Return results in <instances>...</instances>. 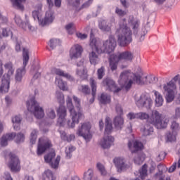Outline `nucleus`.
Returning a JSON list of instances; mask_svg holds the SVG:
<instances>
[{
    "mask_svg": "<svg viewBox=\"0 0 180 180\" xmlns=\"http://www.w3.org/2000/svg\"><path fill=\"white\" fill-rule=\"evenodd\" d=\"M76 74L77 75H79L82 79H86L88 78V74L85 68H77Z\"/></svg>",
    "mask_w": 180,
    "mask_h": 180,
    "instance_id": "nucleus-39",
    "label": "nucleus"
},
{
    "mask_svg": "<svg viewBox=\"0 0 180 180\" xmlns=\"http://www.w3.org/2000/svg\"><path fill=\"white\" fill-rule=\"evenodd\" d=\"M83 51L84 49L81 45L75 44L70 50V58L71 60H77V58H79V57L82 56Z\"/></svg>",
    "mask_w": 180,
    "mask_h": 180,
    "instance_id": "nucleus-16",
    "label": "nucleus"
},
{
    "mask_svg": "<svg viewBox=\"0 0 180 180\" xmlns=\"http://www.w3.org/2000/svg\"><path fill=\"white\" fill-rule=\"evenodd\" d=\"M166 155L167 154H165V152H160L158 156V160L161 161L165 158Z\"/></svg>",
    "mask_w": 180,
    "mask_h": 180,
    "instance_id": "nucleus-61",
    "label": "nucleus"
},
{
    "mask_svg": "<svg viewBox=\"0 0 180 180\" xmlns=\"http://www.w3.org/2000/svg\"><path fill=\"white\" fill-rule=\"evenodd\" d=\"M11 86V77L3 76L1 79V85L0 86V94H6L9 92Z\"/></svg>",
    "mask_w": 180,
    "mask_h": 180,
    "instance_id": "nucleus-22",
    "label": "nucleus"
},
{
    "mask_svg": "<svg viewBox=\"0 0 180 180\" xmlns=\"http://www.w3.org/2000/svg\"><path fill=\"white\" fill-rule=\"evenodd\" d=\"M148 123L153 124L156 129H165L168 126V120L162 118V114L157 110H153L149 115Z\"/></svg>",
    "mask_w": 180,
    "mask_h": 180,
    "instance_id": "nucleus-6",
    "label": "nucleus"
},
{
    "mask_svg": "<svg viewBox=\"0 0 180 180\" xmlns=\"http://www.w3.org/2000/svg\"><path fill=\"white\" fill-rule=\"evenodd\" d=\"M115 109L118 115H122V113H123V108H122L121 105H117Z\"/></svg>",
    "mask_w": 180,
    "mask_h": 180,
    "instance_id": "nucleus-60",
    "label": "nucleus"
},
{
    "mask_svg": "<svg viewBox=\"0 0 180 180\" xmlns=\"http://www.w3.org/2000/svg\"><path fill=\"white\" fill-rule=\"evenodd\" d=\"M58 115L59 116L57 122L58 126L63 127L65 124V116H67V109L63 105H60L58 110H57Z\"/></svg>",
    "mask_w": 180,
    "mask_h": 180,
    "instance_id": "nucleus-19",
    "label": "nucleus"
},
{
    "mask_svg": "<svg viewBox=\"0 0 180 180\" xmlns=\"http://www.w3.org/2000/svg\"><path fill=\"white\" fill-rule=\"evenodd\" d=\"M37 139V131L36 129H33L30 135V143H32V144H34V143H36Z\"/></svg>",
    "mask_w": 180,
    "mask_h": 180,
    "instance_id": "nucleus-47",
    "label": "nucleus"
},
{
    "mask_svg": "<svg viewBox=\"0 0 180 180\" xmlns=\"http://www.w3.org/2000/svg\"><path fill=\"white\" fill-rule=\"evenodd\" d=\"M44 174L48 178V179L56 180V177H54V176L53 175V172H51V170H46Z\"/></svg>",
    "mask_w": 180,
    "mask_h": 180,
    "instance_id": "nucleus-51",
    "label": "nucleus"
},
{
    "mask_svg": "<svg viewBox=\"0 0 180 180\" xmlns=\"http://www.w3.org/2000/svg\"><path fill=\"white\" fill-rule=\"evenodd\" d=\"M65 29L68 30L70 34H72L73 32L72 31L74 29V22H70L67 25H65Z\"/></svg>",
    "mask_w": 180,
    "mask_h": 180,
    "instance_id": "nucleus-53",
    "label": "nucleus"
},
{
    "mask_svg": "<svg viewBox=\"0 0 180 180\" xmlns=\"http://www.w3.org/2000/svg\"><path fill=\"white\" fill-rule=\"evenodd\" d=\"M99 101L103 105L110 103V96L107 94H102L100 96Z\"/></svg>",
    "mask_w": 180,
    "mask_h": 180,
    "instance_id": "nucleus-41",
    "label": "nucleus"
},
{
    "mask_svg": "<svg viewBox=\"0 0 180 180\" xmlns=\"http://www.w3.org/2000/svg\"><path fill=\"white\" fill-rule=\"evenodd\" d=\"M147 168H148L147 165H143L142 166L141 169L139 171L141 179H143V180L146 179V176H147Z\"/></svg>",
    "mask_w": 180,
    "mask_h": 180,
    "instance_id": "nucleus-43",
    "label": "nucleus"
},
{
    "mask_svg": "<svg viewBox=\"0 0 180 180\" xmlns=\"http://www.w3.org/2000/svg\"><path fill=\"white\" fill-rule=\"evenodd\" d=\"M56 98L59 103H64V94L61 93L56 94Z\"/></svg>",
    "mask_w": 180,
    "mask_h": 180,
    "instance_id": "nucleus-54",
    "label": "nucleus"
},
{
    "mask_svg": "<svg viewBox=\"0 0 180 180\" xmlns=\"http://www.w3.org/2000/svg\"><path fill=\"white\" fill-rule=\"evenodd\" d=\"M115 138H113L112 136L105 135L103 140H101L100 142V146H101L102 148L104 149L110 148V146L113 144Z\"/></svg>",
    "mask_w": 180,
    "mask_h": 180,
    "instance_id": "nucleus-26",
    "label": "nucleus"
},
{
    "mask_svg": "<svg viewBox=\"0 0 180 180\" xmlns=\"http://www.w3.org/2000/svg\"><path fill=\"white\" fill-rule=\"evenodd\" d=\"M153 92L155 96V105L156 108H161L164 104V97L158 91L153 90Z\"/></svg>",
    "mask_w": 180,
    "mask_h": 180,
    "instance_id": "nucleus-30",
    "label": "nucleus"
},
{
    "mask_svg": "<svg viewBox=\"0 0 180 180\" xmlns=\"http://www.w3.org/2000/svg\"><path fill=\"white\" fill-rule=\"evenodd\" d=\"M74 151H75V147L74 146H68V148H66L65 154H66L67 158L68 159L71 158V157H72V155L71 154V153Z\"/></svg>",
    "mask_w": 180,
    "mask_h": 180,
    "instance_id": "nucleus-45",
    "label": "nucleus"
},
{
    "mask_svg": "<svg viewBox=\"0 0 180 180\" xmlns=\"http://www.w3.org/2000/svg\"><path fill=\"white\" fill-rule=\"evenodd\" d=\"M15 22L16 25L20 26V27H22V29H24V30H33V27L30 25V24L27 22H23L22 20V18L19 16H15Z\"/></svg>",
    "mask_w": 180,
    "mask_h": 180,
    "instance_id": "nucleus-29",
    "label": "nucleus"
},
{
    "mask_svg": "<svg viewBox=\"0 0 180 180\" xmlns=\"http://www.w3.org/2000/svg\"><path fill=\"white\" fill-rule=\"evenodd\" d=\"M115 13H117V15H118V16H124L125 15H127V12L119 8V7H117L115 9Z\"/></svg>",
    "mask_w": 180,
    "mask_h": 180,
    "instance_id": "nucleus-55",
    "label": "nucleus"
},
{
    "mask_svg": "<svg viewBox=\"0 0 180 180\" xmlns=\"http://www.w3.org/2000/svg\"><path fill=\"white\" fill-rule=\"evenodd\" d=\"M128 117L130 119V120H133V119H139V112L134 113V112H129L128 114Z\"/></svg>",
    "mask_w": 180,
    "mask_h": 180,
    "instance_id": "nucleus-56",
    "label": "nucleus"
},
{
    "mask_svg": "<svg viewBox=\"0 0 180 180\" xmlns=\"http://www.w3.org/2000/svg\"><path fill=\"white\" fill-rule=\"evenodd\" d=\"M22 122V117L20 115H15L12 118V123L14 130H19V124Z\"/></svg>",
    "mask_w": 180,
    "mask_h": 180,
    "instance_id": "nucleus-37",
    "label": "nucleus"
},
{
    "mask_svg": "<svg viewBox=\"0 0 180 180\" xmlns=\"http://www.w3.org/2000/svg\"><path fill=\"white\" fill-rule=\"evenodd\" d=\"M41 8H43V4L39 3L35 6L36 10L32 11V17L34 18V20H38L39 25L41 26H46V25L53 23V20H54V12L53 10L49 9L46 13L45 18L41 20V16H43Z\"/></svg>",
    "mask_w": 180,
    "mask_h": 180,
    "instance_id": "nucleus-5",
    "label": "nucleus"
},
{
    "mask_svg": "<svg viewBox=\"0 0 180 180\" xmlns=\"http://www.w3.org/2000/svg\"><path fill=\"white\" fill-rule=\"evenodd\" d=\"M76 36L77 37H78V39H80L81 40H85V39L88 37V35L86 34H82L81 32H77Z\"/></svg>",
    "mask_w": 180,
    "mask_h": 180,
    "instance_id": "nucleus-58",
    "label": "nucleus"
},
{
    "mask_svg": "<svg viewBox=\"0 0 180 180\" xmlns=\"http://www.w3.org/2000/svg\"><path fill=\"white\" fill-rule=\"evenodd\" d=\"M56 82L58 84V86L62 91H68V86L67 85V82L63 81L61 79L56 78Z\"/></svg>",
    "mask_w": 180,
    "mask_h": 180,
    "instance_id": "nucleus-38",
    "label": "nucleus"
},
{
    "mask_svg": "<svg viewBox=\"0 0 180 180\" xmlns=\"http://www.w3.org/2000/svg\"><path fill=\"white\" fill-rule=\"evenodd\" d=\"M74 139H75V135L70 134V135L68 136V138L66 139V141L70 143V141H72V140H74Z\"/></svg>",
    "mask_w": 180,
    "mask_h": 180,
    "instance_id": "nucleus-63",
    "label": "nucleus"
},
{
    "mask_svg": "<svg viewBox=\"0 0 180 180\" xmlns=\"http://www.w3.org/2000/svg\"><path fill=\"white\" fill-rule=\"evenodd\" d=\"M78 91L84 95H89V94H91V89H89V86L86 84L79 85L78 86Z\"/></svg>",
    "mask_w": 180,
    "mask_h": 180,
    "instance_id": "nucleus-40",
    "label": "nucleus"
},
{
    "mask_svg": "<svg viewBox=\"0 0 180 180\" xmlns=\"http://www.w3.org/2000/svg\"><path fill=\"white\" fill-rule=\"evenodd\" d=\"M117 34L118 36V43L122 47L128 46V44L131 43L133 40L131 38V30L127 27L125 18L120 20V27L117 30Z\"/></svg>",
    "mask_w": 180,
    "mask_h": 180,
    "instance_id": "nucleus-4",
    "label": "nucleus"
},
{
    "mask_svg": "<svg viewBox=\"0 0 180 180\" xmlns=\"http://www.w3.org/2000/svg\"><path fill=\"white\" fill-rule=\"evenodd\" d=\"M92 176H94V170L89 169L88 171L84 173V179L92 180Z\"/></svg>",
    "mask_w": 180,
    "mask_h": 180,
    "instance_id": "nucleus-44",
    "label": "nucleus"
},
{
    "mask_svg": "<svg viewBox=\"0 0 180 180\" xmlns=\"http://www.w3.org/2000/svg\"><path fill=\"white\" fill-rule=\"evenodd\" d=\"M46 115L49 119H56V112L51 108L47 110Z\"/></svg>",
    "mask_w": 180,
    "mask_h": 180,
    "instance_id": "nucleus-50",
    "label": "nucleus"
},
{
    "mask_svg": "<svg viewBox=\"0 0 180 180\" xmlns=\"http://www.w3.org/2000/svg\"><path fill=\"white\" fill-rule=\"evenodd\" d=\"M113 130V127L112 125V122H110V118L107 117L105 118V136H108V134H110Z\"/></svg>",
    "mask_w": 180,
    "mask_h": 180,
    "instance_id": "nucleus-35",
    "label": "nucleus"
},
{
    "mask_svg": "<svg viewBox=\"0 0 180 180\" xmlns=\"http://www.w3.org/2000/svg\"><path fill=\"white\" fill-rule=\"evenodd\" d=\"M97 75L98 79H102L105 75V67L102 66L97 70Z\"/></svg>",
    "mask_w": 180,
    "mask_h": 180,
    "instance_id": "nucleus-49",
    "label": "nucleus"
},
{
    "mask_svg": "<svg viewBox=\"0 0 180 180\" xmlns=\"http://www.w3.org/2000/svg\"><path fill=\"white\" fill-rule=\"evenodd\" d=\"M8 167L12 172H18L20 171V160L16 155L13 153L10 154V162Z\"/></svg>",
    "mask_w": 180,
    "mask_h": 180,
    "instance_id": "nucleus-15",
    "label": "nucleus"
},
{
    "mask_svg": "<svg viewBox=\"0 0 180 180\" xmlns=\"http://www.w3.org/2000/svg\"><path fill=\"white\" fill-rule=\"evenodd\" d=\"M135 103L139 109H151L153 98L147 94H141L135 98Z\"/></svg>",
    "mask_w": 180,
    "mask_h": 180,
    "instance_id": "nucleus-11",
    "label": "nucleus"
},
{
    "mask_svg": "<svg viewBox=\"0 0 180 180\" xmlns=\"http://www.w3.org/2000/svg\"><path fill=\"white\" fill-rule=\"evenodd\" d=\"M176 169V162H174L172 166L169 168V172H174Z\"/></svg>",
    "mask_w": 180,
    "mask_h": 180,
    "instance_id": "nucleus-62",
    "label": "nucleus"
},
{
    "mask_svg": "<svg viewBox=\"0 0 180 180\" xmlns=\"http://www.w3.org/2000/svg\"><path fill=\"white\" fill-rule=\"evenodd\" d=\"M113 161L118 172H122V171H124V169L129 168V166L126 164V160L122 158H115Z\"/></svg>",
    "mask_w": 180,
    "mask_h": 180,
    "instance_id": "nucleus-23",
    "label": "nucleus"
},
{
    "mask_svg": "<svg viewBox=\"0 0 180 180\" xmlns=\"http://www.w3.org/2000/svg\"><path fill=\"white\" fill-rule=\"evenodd\" d=\"M128 22L131 26L134 34H137V30H139V27L140 26V20L138 19L134 18L132 15L129 16V19L128 20Z\"/></svg>",
    "mask_w": 180,
    "mask_h": 180,
    "instance_id": "nucleus-31",
    "label": "nucleus"
},
{
    "mask_svg": "<svg viewBox=\"0 0 180 180\" xmlns=\"http://www.w3.org/2000/svg\"><path fill=\"white\" fill-rule=\"evenodd\" d=\"M170 129L172 131L167 132L166 137L168 141H175V140H176V134H178V132L180 130L179 124L176 121L172 122Z\"/></svg>",
    "mask_w": 180,
    "mask_h": 180,
    "instance_id": "nucleus-14",
    "label": "nucleus"
},
{
    "mask_svg": "<svg viewBox=\"0 0 180 180\" xmlns=\"http://www.w3.org/2000/svg\"><path fill=\"white\" fill-rule=\"evenodd\" d=\"M92 2H94V0H89V1H86L81 6V9H85L86 8H89V6H91V5L92 4Z\"/></svg>",
    "mask_w": 180,
    "mask_h": 180,
    "instance_id": "nucleus-57",
    "label": "nucleus"
},
{
    "mask_svg": "<svg viewBox=\"0 0 180 180\" xmlns=\"http://www.w3.org/2000/svg\"><path fill=\"white\" fill-rule=\"evenodd\" d=\"M109 67L111 71H116L117 70V65H119V61L120 59L117 57V55H111L108 59Z\"/></svg>",
    "mask_w": 180,
    "mask_h": 180,
    "instance_id": "nucleus-27",
    "label": "nucleus"
},
{
    "mask_svg": "<svg viewBox=\"0 0 180 180\" xmlns=\"http://www.w3.org/2000/svg\"><path fill=\"white\" fill-rule=\"evenodd\" d=\"M117 57H118V59L120 60H124V61H129L131 63L133 60H134V55L131 51H125L122 53H118L117 54Z\"/></svg>",
    "mask_w": 180,
    "mask_h": 180,
    "instance_id": "nucleus-25",
    "label": "nucleus"
},
{
    "mask_svg": "<svg viewBox=\"0 0 180 180\" xmlns=\"http://www.w3.org/2000/svg\"><path fill=\"white\" fill-rule=\"evenodd\" d=\"M134 162L137 164V165H141V164H143V159H141V157L138 156L135 158Z\"/></svg>",
    "mask_w": 180,
    "mask_h": 180,
    "instance_id": "nucleus-59",
    "label": "nucleus"
},
{
    "mask_svg": "<svg viewBox=\"0 0 180 180\" xmlns=\"http://www.w3.org/2000/svg\"><path fill=\"white\" fill-rule=\"evenodd\" d=\"M175 117L176 119H179L180 117V108H176L175 110Z\"/></svg>",
    "mask_w": 180,
    "mask_h": 180,
    "instance_id": "nucleus-64",
    "label": "nucleus"
},
{
    "mask_svg": "<svg viewBox=\"0 0 180 180\" xmlns=\"http://www.w3.org/2000/svg\"><path fill=\"white\" fill-rule=\"evenodd\" d=\"M128 147L131 153H137L143 150V143L139 141H129Z\"/></svg>",
    "mask_w": 180,
    "mask_h": 180,
    "instance_id": "nucleus-24",
    "label": "nucleus"
},
{
    "mask_svg": "<svg viewBox=\"0 0 180 180\" xmlns=\"http://www.w3.org/2000/svg\"><path fill=\"white\" fill-rule=\"evenodd\" d=\"M96 167L98 171L101 172V175H106V169H105V166H103L102 163H97Z\"/></svg>",
    "mask_w": 180,
    "mask_h": 180,
    "instance_id": "nucleus-48",
    "label": "nucleus"
},
{
    "mask_svg": "<svg viewBox=\"0 0 180 180\" xmlns=\"http://www.w3.org/2000/svg\"><path fill=\"white\" fill-rule=\"evenodd\" d=\"M89 46H92L93 49H95L98 53H106L107 54H110V53L115 51V49L116 48V39H115L114 36L110 35L109 39L103 42L102 47L99 49L101 41L94 38L91 35Z\"/></svg>",
    "mask_w": 180,
    "mask_h": 180,
    "instance_id": "nucleus-3",
    "label": "nucleus"
},
{
    "mask_svg": "<svg viewBox=\"0 0 180 180\" xmlns=\"http://www.w3.org/2000/svg\"><path fill=\"white\" fill-rule=\"evenodd\" d=\"M91 48V51L89 52V60L90 61V64L92 65H96V64H99L101 61V58H99V54H102V53H98L96 49L94 48L92 46H90Z\"/></svg>",
    "mask_w": 180,
    "mask_h": 180,
    "instance_id": "nucleus-21",
    "label": "nucleus"
},
{
    "mask_svg": "<svg viewBox=\"0 0 180 180\" xmlns=\"http://www.w3.org/2000/svg\"><path fill=\"white\" fill-rule=\"evenodd\" d=\"M74 102L76 103V107L78 109V112L75 111L74 109V105H72V98H71L70 96H68L66 100V103L68 106V109L70 113V116L72 117V122L71 120H68L67 122L68 127L73 129V127H75V124H78L79 123V119L82 117V112H81V108L80 103L81 101L78 97L74 96H73Z\"/></svg>",
    "mask_w": 180,
    "mask_h": 180,
    "instance_id": "nucleus-2",
    "label": "nucleus"
},
{
    "mask_svg": "<svg viewBox=\"0 0 180 180\" xmlns=\"http://www.w3.org/2000/svg\"><path fill=\"white\" fill-rule=\"evenodd\" d=\"M56 157V153L54 151H51L50 153L44 156V160L46 162H51V167L52 168H58V164H60V160L61 158L60 156H57L56 159L53 162V158Z\"/></svg>",
    "mask_w": 180,
    "mask_h": 180,
    "instance_id": "nucleus-18",
    "label": "nucleus"
},
{
    "mask_svg": "<svg viewBox=\"0 0 180 180\" xmlns=\"http://www.w3.org/2000/svg\"><path fill=\"white\" fill-rule=\"evenodd\" d=\"M103 86H106L108 91L114 92V94H117V92H120V91H122V89L116 86V84L111 79H105L103 81Z\"/></svg>",
    "mask_w": 180,
    "mask_h": 180,
    "instance_id": "nucleus-20",
    "label": "nucleus"
},
{
    "mask_svg": "<svg viewBox=\"0 0 180 180\" xmlns=\"http://www.w3.org/2000/svg\"><path fill=\"white\" fill-rule=\"evenodd\" d=\"M22 60H23V66L20 68L16 70L15 75V80L16 82H22V79L23 75L26 74V66L29 63V49H22Z\"/></svg>",
    "mask_w": 180,
    "mask_h": 180,
    "instance_id": "nucleus-9",
    "label": "nucleus"
},
{
    "mask_svg": "<svg viewBox=\"0 0 180 180\" xmlns=\"http://www.w3.org/2000/svg\"><path fill=\"white\" fill-rule=\"evenodd\" d=\"M141 131L143 136H147L153 134L154 131V128L150 125V124H146L141 127Z\"/></svg>",
    "mask_w": 180,
    "mask_h": 180,
    "instance_id": "nucleus-32",
    "label": "nucleus"
},
{
    "mask_svg": "<svg viewBox=\"0 0 180 180\" xmlns=\"http://www.w3.org/2000/svg\"><path fill=\"white\" fill-rule=\"evenodd\" d=\"M27 110L32 113L36 119H43L44 117V110L40 107V105L34 98H32L30 101H27Z\"/></svg>",
    "mask_w": 180,
    "mask_h": 180,
    "instance_id": "nucleus-7",
    "label": "nucleus"
},
{
    "mask_svg": "<svg viewBox=\"0 0 180 180\" xmlns=\"http://www.w3.org/2000/svg\"><path fill=\"white\" fill-rule=\"evenodd\" d=\"M13 6L17 8L18 9H23V2H25L26 0H11Z\"/></svg>",
    "mask_w": 180,
    "mask_h": 180,
    "instance_id": "nucleus-42",
    "label": "nucleus"
},
{
    "mask_svg": "<svg viewBox=\"0 0 180 180\" xmlns=\"http://www.w3.org/2000/svg\"><path fill=\"white\" fill-rule=\"evenodd\" d=\"M178 75L175 76L173 78V80L169 82L167 84H164L163 86L165 92H167L166 101L169 103L175 99V91H176V84H175V82L178 81Z\"/></svg>",
    "mask_w": 180,
    "mask_h": 180,
    "instance_id": "nucleus-8",
    "label": "nucleus"
},
{
    "mask_svg": "<svg viewBox=\"0 0 180 180\" xmlns=\"http://www.w3.org/2000/svg\"><path fill=\"white\" fill-rule=\"evenodd\" d=\"M89 84L91 88V95L92 98L90 99V103H92L95 101V96H96V81H95V79L90 78Z\"/></svg>",
    "mask_w": 180,
    "mask_h": 180,
    "instance_id": "nucleus-33",
    "label": "nucleus"
},
{
    "mask_svg": "<svg viewBox=\"0 0 180 180\" xmlns=\"http://www.w3.org/2000/svg\"><path fill=\"white\" fill-rule=\"evenodd\" d=\"M147 76H141L140 75H136L131 73L130 70H125L120 75V83L123 85L126 91H129L133 85V82L138 85H144L148 82Z\"/></svg>",
    "mask_w": 180,
    "mask_h": 180,
    "instance_id": "nucleus-1",
    "label": "nucleus"
},
{
    "mask_svg": "<svg viewBox=\"0 0 180 180\" xmlns=\"http://www.w3.org/2000/svg\"><path fill=\"white\" fill-rule=\"evenodd\" d=\"M4 68L8 70L7 74L4 75V77H12L13 72H15V69H13V65L12 63L9 62L4 65Z\"/></svg>",
    "mask_w": 180,
    "mask_h": 180,
    "instance_id": "nucleus-36",
    "label": "nucleus"
},
{
    "mask_svg": "<svg viewBox=\"0 0 180 180\" xmlns=\"http://www.w3.org/2000/svg\"><path fill=\"white\" fill-rule=\"evenodd\" d=\"M49 46H50L51 49L52 50H53V49L55 47H57V46H60L59 39H51L50 41H49Z\"/></svg>",
    "mask_w": 180,
    "mask_h": 180,
    "instance_id": "nucleus-46",
    "label": "nucleus"
},
{
    "mask_svg": "<svg viewBox=\"0 0 180 180\" xmlns=\"http://www.w3.org/2000/svg\"><path fill=\"white\" fill-rule=\"evenodd\" d=\"M15 137V142L23 143L25 141V134L22 132L17 134L15 132H12L10 134H6L2 136L1 139V147H6L8 146V141H11Z\"/></svg>",
    "mask_w": 180,
    "mask_h": 180,
    "instance_id": "nucleus-10",
    "label": "nucleus"
},
{
    "mask_svg": "<svg viewBox=\"0 0 180 180\" xmlns=\"http://www.w3.org/2000/svg\"><path fill=\"white\" fill-rule=\"evenodd\" d=\"M139 119H141V120H146L150 118V115L147 113V112H139Z\"/></svg>",
    "mask_w": 180,
    "mask_h": 180,
    "instance_id": "nucleus-52",
    "label": "nucleus"
},
{
    "mask_svg": "<svg viewBox=\"0 0 180 180\" xmlns=\"http://www.w3.org/2000/svg\"><path fill=\"white\" fill-rule=\"evenodd\" d=\"M115 23H116V20L115 19V17H112L110 22H108L106 20L99 21L98 28L101 32H110V30H112V25H115Z\"/></svg>",
    "mask_w": 180,
    "mask_h": 180,
    "instance_id": "nucleus-17",
    "label": "nucleus"
},
{
    "mask_svg": "<svg viewBox=\"0 0 180 180\" xmlns=\"http://www.w3.org/2000/svg\"><path fill=\"white\" fill-rule=\"evenodd\" d=\"M51 73L53 75H58L59 77H63L64 78H66L67 79H69V81H74V77L71 76L68 73L64 72L61 69H58L57 68H53L51 70Z\"/></svg>",
    "mask_w": 180,
    "mask_h": 180,
    "instance_id": "nucleus-28",
    "label": "nucleus"
},
{
    "mask_svg": "<svg viewBox=\"0 0 180 180\" xmlns=\"http://www.w3.org/2000/svg\"><path fill=\"white\" fill-rule=\"evenodd\" d=\"M124 123V120L122 117V116H117L114 119V126L115 129L117 130L122 129V127H123V124Z\"/></svg>",
    "mask_w": 180,
    "mask_h": 180,
    "instance_id": "nucleus-34",
    "label": "nucleus"
},
{
    "mask_svg": "<svg viewBox=\"0 0 180 180\" xmlns=\"http://www.w3.org/2000/svg\"><path fill=\"white\" fill-rule=\"evenodd\" d=\"M91 123L84 122L78 127L76 134L83 137L86 141H90L92 139V134H91Z\"/></svg>",
    "mask_w": 180,
    "mask_h": 180,
    "instance_id": "nucleus-12",
    "label": "nucleus"
},
{
    "mask_svg": "<svg viewBox=\"0 0 180 180\" xmlns=\"http://www.w3.org/2000/svg\"><path fill=\"white\" fill-rule=\"evenodd\" d=\"M51 147V141L47 138H40L37 147V155H42L48 148Z\"/></svg>",
    "mask_w": 180,
    "mask_h": 180,
    "instance_id": "nucleus-13",
    "label": "nucleus"
}]
</instances>
